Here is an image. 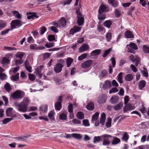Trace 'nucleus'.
I'll return each mask as SVG.
<instances>
[{
	"mask_svg": "<svg viewBox=\"0 0 149 149\" xmlns=\"http://www.w3.org/2000/svg\"><path fill=\"white\" fill-rule=\"evenodd\" d=\"M23 22L20 20L16 19L13 20L10 23L11 30L20 27Z\"/></svg>",
	"mask_w": 149,
	"mask_h": 149,
	"instance_id": "obj_1",
	"label": "nucleus"
},
{
	"mask_svg": "<svg viewBox=\"0 0 149 149\" xmlns=\"http://www.w3.org/2000/svg\"><path fill=\"white\" fill-rule=\"evenodd\" d=\"M11 97L12 99H17L24 97V95L22 92L17 90L14 92L11 95Z\"/></svg>",
	"mask_w": 149,
	"mask_h": 149,
	"instance_id": "obj_2",
	"label": "nucleus"
},
{
	"mask_svg": "<svg viewBox=\"0 0 149 149\" xmlns=\"http://www.w3.org/2000/svg\"><path fill=\"white\" fill-rule=\"evenodd\" d=\"M15 106L18 107V110L21 112H25L28 110V106L27 105L21 103L20 104H18L16 103Z\"/></svg>",
	"mask_w": 149,
	"mask_h": 149,
	"instance_id": "obj_3",
	"label": "nucleus"
},
{
	"mask_svg": "<svg viewBox=\"0 0 149 149\" xmlns=\"http://www.w3.org/2000/svg\"><path fill=\"white\" fill-rule=\"evenodd\" d=\"M77 15V22L79 26L83 25L84 22V18L83 15L81 12H79L78 11L76 12Z\"/></svg>",
	"mask_w": 149,
	"mask_h": 149,
	"instance_id": "obj_4",
	"label": "nucleus"
},
{
	"mask_svg": "<svg viewBox=\"0 0 149 149\" xmlns=\"http://www.w3.org/2000/svg\"><path fill=\"white\" fill-rule=\"evenodd\" d=\"M93 62V60L91 59L87 60L81 64V67L83 69L89 68L92 65Z\"/></svg>",
	"mask_w": 149,
	"mask_h": 149,
	"instance_id": "obj_5",
	"label": "nucleus"
},
{
	"mask_svg": "<svg viewBox=\"0 0 149 149\" xmlns=\"http://www.w3.org/2000/svg\"><path fill=\"white\" fill-rule=\"evenodd\" d=\"M62 96H59L57 99V101L55 104V109L56 110H60L62 108L61 103L62 101Z\"/></svg>",
	"mask_w": 149,
	"mask_h": 149,
	"instance_id": "obj_6",
	"label": "nucleus"
},
{
	"mask_svg": "<svg viewBox=\"0 0 149 149\" xmlns=\"http://www.w3.org/2000/svg\"><path fill=\"white\" fill-rule=\"evenodd\" d=\"M129 58L132 62L135 63V65L136 66L138 65L140 61V59L138 56L131 55L130 56Z\"/></svg>",
	"mask_w": 149,
	"mask_h": 149,
	"instance_id": "obj_7",
	"label": "nucleus"
},
{
	"mask_svg": "<svg viewBox=\"0 0 149 149\" xmlns=\"http://www.w3.org/2000/svg\"><path fill=\"white\" fill-rule=\"evenodd\" d=\"M63 65L62 64L57 63L56 64L54 67V70L56 73H59L62 70Z\"/></svg>",
	"mask_w": 149,
	"mask_h": 149,
	"instance_id": "obj_8",
	"label": "nucleus"
},
{
	"mask_svg": "<svg viewBox=\"0 0 149 149\" xmlns=\"http://www.w3.org/2000/svg\"><path fill=\"white\" fill-rule=\"evenodd\" d=\"M109 9L108 6L104 4H102L99 8L98 12H105L109 11Z\"/></svg>",
	"mask_w": 149,
	"mask_h": 149,
	"instance_id": "obj_9",
	"label": "nucleus"
},
{
	"mask_svg": "<svg viewBox=\"0 0 149 149\" xmlns=\"http://www.w3.org/2000/svg\"><path fill=\"white\" fill-rule=\"evenodd\" d=\"M27 19H34L35 18H37L39 17L37 14L36 13L27 12Z\"/></svg>",
	"mask_w": 149,
	"mask_h": 149,
	"instance_id": "obj_10",
	"label": "nucleus"
},
{
	"mask_svg": "<svg viewBox=\"0 0 149 149\" xmlns=\"http://www.w3.org/2000/svg\"><path fill=\"white\" fill-rule=\"evenodd\" d=\"M119 98L116 95H114L112 97L110 100V102L112 104H115L119 102Z\"/></svg>",
	"mask_w": 149,
	"mask_h": 149,
	"instance_id": "obj_11",
	"label": "nucleus"
},
{
	"mask_svg": "<svg viewBox=\"0 0 149 149\" xmlns=\"http://www.w3.org/2000/svg\"><path fill=\"white\" fill-rule=\"evenodd\" d=\"M135 107L130 104H128L125 105L123 108L124 112H126L130 110L134 109Z\"/></svg>",
	"mask_w": 149,
	"mask_h": 149,
	"instance_id": "obj_12",
	"label": "nucleus"
},
{
	"mask_svg": "<svg viewBox=\"0 0 149 149\" xmlns=\"http://www.w3.org/2000/svg\"><path fill=\"white\" fill-rule=\"evenodd\" d=\"M108 3L114 8L117 7L118 5V1L116 0H107Z\"/></svg>",
	"mask_w": 149,
	"mask_h": 149,
	"instance_id": "obj_13",
	"label": "nucleus"
},
{
	"mask_svg": "<svg viewBox=\"0 0 149 149\" xmlns=\"http://www.w3.org/2000/svg\"><path fill=\"white\" fill-rule=\"evenodd\" d=\"M89 48V46L86 44H84L79 49V51L80 53L86 51Z\"/></svg>",
	"mask_w": 149,
	"mask_h": 149,
	"instance_id": "obj_14",
	"label": "nucleus"
},
{
	"mask_svg": "<svg viewBox=\"0 0 149 149\" xmlns=\"http://www.w3.org/2000/svg\"><path fill=\"white\" fill-rule=\"evenodd\" d=\"M124 35L126 38H134V35L131 31L129 30L126 31L124 33Z\"/></svg>",
	"mask_w": 149,
	"mask_h": 149,
	"instance_id": "obj_15",
	"label": "nucleus"
},
{
	"mask_svg": "<svg viewBox=\"0 0 149 149\" xmlns=\"http://www.w3.org/2000/svg\"><path fill=\"white\" fill-rule=\"evenodd\" d=\"M98 13L97 15V17L98 19L100 21H102L104 19L106 18V16L105 14L103 13L98 12Z\"/></svg>",
	"mask_w": 149,
	"mask_h": 149,
	"instance_id": "obj_16",
	"label": "nucleus"
},
{
	"mask_svg": "<svg viewBox=\"0 0 149 149\" xmlns=\"http://www.w3.org/2000/svg\"><path fill=\"white\" fill-rule=\"evenodd\" d=\"M111 86V81L109 80L105 81L104 84H103L102 87L104 89H107L110 88Z\"/></svg>",
	"mask_w": 149,
	"mask_h": 149,
	"instance_id": "obj_17",
	"label": "nucleus"
},
{
	"mask_svg": "<svg viewBox=\"0 0 149 149\" xmlns=\"http://www.w3.org/2000/svg\"><path fill=\"white\" fill-rule=\"evenodd\" d=\"M58 22L59 27L61 26L63 27L65 26L66 23V19L62 17L61 18Z\"/></svg>",
	"mask_w": 149,
	"mask_h": 149,
	"instance_id": "obj_18",
	"label": "nucleus"
},
{
	"mask_svg": "<svg viewBox=\"0 0 149 149\" xmlns=\"http://www.w3.org/2000/svg\"><path fill=\"white\" fill-rule=\"evenodd\" d=\"M41 67V66H40L35 70V72L36 76L40 78H41L42 76V74L41 73L42 69Z\"/></svg>",
	"mask_w": 149,
	"mask_h": 149,
	"instance_id": "obj_19",
	"label": "nucleus"
},
{
	"mask_svg": "<svg viewBox=\"0 0 149 149\" xmlns=\"http://www.w3.org/2000/svg\"><path fill=\"white\" fill-rule=\"evenodd\" d=\"M106 120V115L105 113H103L101 115L100 119V123L102 125H104Z\"/></svg>",
	"mask_w": 149,
	"mask_h": 149,
	"instance_id": "obj_20",
	"label": "nucleus"
},
{
	"mask_svg": "<svg viewBox=\"0 0 149 149\" xmlns=\"http://www.w3.org/2000/svg\"><path fill=\"white\" fill-rule=\"evenodd\" d=\"M123 105L122 102H120L118 104L115 105L113 107V108L116 111L120 110L122 108Z\"/></svg>",
	"mask_w": 149,
	"mask_h": 149,
	"instance_id": "obj_21",
	"label": "nucleus"
},
{
	"mask_svg": "<svg viewBox=\"0 0 149 149\" xmlns=\"http://www.w3.org/2000/svg\"><path fill=\"white\" fill-rule=\"evenodd\" d=\"M86 108L87 110L93 111L94 108V104L93 102L89 103L86 106Z\"/></svg>",
	"mask_w": 149,
	"mask_h": 149,
	"instance_id": "obj_22",
	"label": "nucleus"
},
{
	"mask_svg": "<svg viewBox=\"0 0 149 149\" xmlns=\"http://www.w3.org/2000/svg\"><path fill=\"white\" fill-rule=\"evenodd\" d=\"M146 85V82L144 80L140 81L138 82V86L140 90H141Z\"/></svg>",
	"mask_w": 149,
	"mask_h": 149,
	"instance_id": "obj_23",
	"label": "nucleus"
},
{
	"mask_svg": "<svg viewBox=\"0 0 149 149\" xmlns=\"http://www.w3.org/2000/svg\"><path fill=\"white\" fill-rule=\"evenodd\" d=\"M112 138H113V139L111 142L112 145H116L120 142V139L117 137L113 136Z\"/></svg>",
	"mask_w": 149,
	"mask_h": 149,
	"instance_id": "obj_24",
	"label": "nucleus"
},
{
	"mask_svg": "<svg viewBox=\"0 0 149 149\" xmlns=\"http://www.w3.org/2000/svg\"><path fill=\"white\" fill-rule=\"evenodd\" d=\"M14 16L17 18L18 19H22V15L17 11H13L12 13Z\"/></svg>",
	"mask_w": 149,
	"mask_h": 149,
	"instance_id": "obj_25",
	"label": "nucleus"
},
{
	"mask_svg": "<svg viewBox=\"0 0 149 149\" xmlns=\"http://www.w3.org/2000/svg\"><path fill=\"white\" fill-rule=\"evenodd\" d=\"M25 55V53L24 52H18L15 54L16 57L19 59H22V58Z\"/></svg>",
	"mask_w": 149,
	"mask_h": 149,
	"instance_id": "obj_26",
	"label": "nucleus"
},
{
	"mask_svg": "<svg viewBox=\"0 0 149 149\" xmlns=\"http://www.w3.org/2000/svg\"><path fill=\"white\" fill-rule=\"evenodd\" d=\"M73 59L70 57H68L67 58L66 60L67 67H69L71 65V64L73 62Z\"/></svg>",
	"mask_w": 149,
	"mask_h": 149,
	"instance_id": "obj_27",
	"label": "nucleus"
},
{
	"mask_svg": "<svg viewBox=\"0 0 149 149\" xmlns=\"http://www.w3.org/2000/svg\"><path fill=\"white\" fill-rule=\"evenodd\" d=\"M112 24V22L110 20H107L105 21L104 23L103 24L105 26L108 28H109Z\"/></svg>",
	"mask_w": 149,
	"mask_h": 149,
	"instance_id": "obj_28",
	"label": "nucleus"
},
{
	"mask_svg": "<svg viewBox=\"0 0 149 149\" xmlns=\"http://www.w3.org/2000/svg\"><path fill=\"white\" fill-rule=\"evenodd\" d=\"M72 137L78 140H80L82 138V136L80 134L73 133L72 134Z\"/></svg>",
	"mask_w": 149,
	"mask_h": 149,
	"instance_id": "obj_29",
	"label": "nucleus"
},
{
	"mask_svg": "<svg viewBox=\"0 0 149 149\" xmlns=\"http://www.w3.org/2000/svg\"><path fill=\"white\" fill-rule=\"evenodd\" d=\"M55 114V112L54 111H52L49 113L48 117L51 120H55L54 115Z\"/></svg>",
	"mask_w": 149,
	"mask_h": 149,
	"instance_id": "obj_30",
	"label": "nucleus"
},
{
	"mask_svg": "<svg viewBox=\"0 0 149 149\" xmlns=\"http://www.w3.org/2000/svg\"><path fill=\"white\" fill-rule=\"evenodd\" d=\"M133 79V76L131 74H128L125 77V79L127 81H130Z\"/></svg>",
	"mask_w": 149,
	"mask_h": 149,
	"instance_id": "obj_31",
	"label": "nucleus"
},
{
	"mask_svg": "<svg viewBox=\"0 0 149 149\" xmlns=\"http://www.w3.org/2000/svg\"><path fill=\"white\" fill-rule=\"evenodd\" d=\"M4 87L6 91L8 92H10L12 90V88L8 83H6Z\"/></svg>",
	"mask_w": 149,
	"mask_h": 149,
	"instance_id": "obj_32",
	"label": "nucleus"
},
{
	"mask_svg": "<svg viewBox=\"0 0 149 149\" xmlns=\"http://www.w3.org/2000/svg\"><path fill=\"white\" fill-rule=\"evenodd\" d=\"M77 118L79 119H82L84 118V115L81 111H79L77 112Z\"/></svg>",
	"mask_w": 149,
	"mask_h": 149,
	"instance_id": "obj_33",
	"label": "nucleus"
},
{
	"mask_svg": "<svg viewBox=\"0 0 149 149\" xmlns=\"http://www.w3.org/2000/svg\"><path fill=\"white\" fill-rule=\"evenodd\" d=\"M10 60L6 57H3L1 60V63L4 65L7 64L9 63Z\"/></svg>",
	"mask_w": 149,
	"mask_h": 149,
	"instance_id": "obj_34",
	"label": "nucleus"
},
{
	"mask_svg": "<svg viewBox=\"0 0 149 149\" xmlns=\"http://www.w3.org/2000/svg\"><path fill=\"white\" fill-rule=\"evenodd\" d=\"M123 73L122 72H120L118 74V82L120 84L123 83Z\"/></svg>",
	"mask_w": 149,
	"mask_h": 149,
	"instance_id": "obj_35",
	"label": "nucleus"
},
{
	"mask_svg": "<svg viewBox=\"0 0 149 149\" xmlns=\"http://www.w3.org/2000/svg\"><path fill=\"white\" fill-rule=\"evenodd\" d=\"M101 136H95L93 138V143H98L102 140L101 139Z\"/></svg>",
	"mask_w": 149,
	"mask_h": 149,
	"instance_id": "obj_36",
	"label": "nucleus"
},
{
	"mask_svg": "<svg viewBox=\"0 0 149 149\" xmlns=\"http://www.w3.org/2000/svg\"><path fill=\"white\" fill-rule=\"evenodd\" d=\"M13 108H9L7 109L6 111V114L7 117L10 116L12 114Z\"/></svg>",
	"mask_w": 149,
	"mask_h": 149,
	"instance_id": "obj_37",
	"label": "nucleus"
},
{
	"mask_svg": "<svg viewBox=\"0 0 149 149\" xmlns=\"http://www.w3.org/2000/svg\"><path fill=\"white\" fill-rule=\"evenodd\" d=\"M88 55L87 53H84L79 56L78 57V60L79 61H81L86 58Z\"/></svg>",
	"mask_w": 149,
	"mask_h": 149,
	"instance_id": "obj_38",
	"label": "nucleus"
},
{
	"mask_svg": "<svg viewBox=\"0 0 149 149\" xmlns=\"http://www.w3.org/2000/svg\"><path fill=\"white\" fill-rule=\"evenodd\" d=\"M129 138V136L127 132H125L123 134L122 139L126 142L128 140Z\"/></svg>",
	"mask_w": 149,
	"mask_h": 149,
	"instance_id": "obj_39",
	"label": "nucleus"
},
{
	"mask_svg": "<svg viewBox=\"0 0 149 149\" xmlns=\"http://www.w3.org/2000/svg\"><path fill=\"white\" fill-rule=\"evenodd\" d=\"M99 114V113L97 112L93 115L92 118V120L94 121L96 120L98 118Z\"/></svg>",
	"mask_w": 149,
	"mask_h": 149,
	"instance_id": "obj_40",
	"label": "nucleus"
},
{
	"mask_svg": "<svg viewBox=\"0 0 149 149\" xmlns=\"http://www.w3.org/2000/svg\"><path fill=\"white\" fill-rule=\"evenodd\" d=\"M100 49H95L93 50L91 52L92 55H98L100 53Z\"/></svg>",
	"mask_w": 149,
	"mask_h": 149,
	"instance_id": "obj_41",
	"label": "nucleus"
},
{
	"mask_svg": "<svg viewBox=\"0 0 149 149\" xmlns=\"http://www.w3.org/2000/svg\"><path fill=\"white\" fill-rule=\"evenodd\" d=\"M101 137L103 138L104 139H106L107 141H110L109 140V138L112 137L113 136L109 134H104L101 135Z\"/></svg>",
	"mask_w": 149,
	"mask_h": 149,
	"instance_id": "obj_42",
	"label": "nucleus"
},
{
	"mask_svg": "<svg viewBox=\"0 0 149 149\" xmlns=\"http://www.w3.org/2000/svg\"><path fill=\"white\" fill-rule=\"evenodd\" d=\"M13 118H5L3 120V123L4 124H6L13 120Z\"/></svg>",
	"mask_w": 149,
	"mask_h": 149,
	"instance_id": "obj_43",
	"label": "nucleus"
},
{
	"mask_svg": "<svg viewBox=\"0 0 149 149\" xmlns=\"http://www.w3.org/2000/svg\"><path fill=\"white\" fill-rule=\"evenodd\" d=\"M59 118L61 120H65L66 119L67 116L66 114L63 113H62L60 114Z\"/></svg>",
	"mask_w": 149,
	"mask_h": 149,
	"instance_id": "obj_44",
	"label": "nucleus"
},
{
	"mask_svg": "<svg viewBox=\"0 0 149 149\" xmlns=\"http://www.w3.org/2000/svg\"><path fill=\"white\" fill-rule=\"evenodd\" d=\"M129 45L132 49L134 50H137L138 49V47L137 45L134 43L131 42L130 43Z\"/></svg>",
	"mask_w": 149,
	"mask_h": 149,
	"instance_id": "obj_45",
	"label": "nucleus"
},
{
	"mask_svg": "<svg viewBox=\"0 0 149 149\" xmlns=\"http://www.w3.org/2000/svg\"><path fill=\"white\" fill-rule=\"evenodd\" d=\"M143 50L144 53H149V47L146 45L143 46Z\"/></svg>",
	"mask_w": 149,
	"mask_h": 149,
	"instance_id": "obj_46",
	"label": "nucleus"
},
{
	"mask_svg": "<svg viewBox=\"0 0 149 149\" xmlns=\"http://www.w3.org/2000/svg\"><path fill=\"white\" fill-rule=\"evenodd\" d=\"M111 143V142L110 141H107L106 139H104L103 142L102 143V145L103 146H108Z\"/></svg>",
	"mask_w": 149,
	"mask_h": 149,
	"instance_id": "obj_47",
	"label": "nucleus"
},
{
	"mask_svg": "<svg viewBox=\"0 0 149 149\" xmlns=\"http://www.w3.org/2000/svg\"><path fill=\"white\" fill-rule=\"evenodd\" d=\"M11 79L14 81H17L19 79V73H17L15 75L12 76Z\"/></svg>",
	"mask_w": 149,
	"mask_h": 149,
	"instance_id": "obj_48",
	"label": "nucleus"
},
{
	"mask_svg": "<svg viewBox=\"0 0 149 149\" xmlns=\"http://www.w3.org/2000/svg\"><path fill=\"white\" fill-rule=\"evenodd\" d=\"M111 118H108V121L106 123V125L107 128L110 127L111 126Z\"/></svg>",
	"mask_w": 149,
	"mask_h": 149,
	"instance_id": "obj_49",
	"label": "nucleus"
},
{
	"mask_svg": "<svg viewBox=\"0 0 149 149\" xmlns=\"http://www.w3.org/2000/svg\"><path fill=\"white\" fill-rule=\"evenodd\" d=\"M106 38L107 41H110L111 38V34L110 33L108 32L107 33Z\"/></svg>",
	"mask_w": 149,
	"mask_h": 149,
	"instance_id": "obj_50",
	"label": "nucleus"
},
{
	"mask_svg": "<svg viewBox=\"0 0 149 149\" xmlns=\"http://www.w3.org/2000/svg\"><path fill=\"white\" fill-rule=\"evenodd\" d=\"M29 79L31 81L34 80L36 79V76L35 75L29 73L28 74Z\"/></svg>",
	"mask_w": 149,
	"mask_h": 149,
	"instance_id": "obj_51",
	"label": "nucleus"
},
{
	"mask_svg": "<svg viewBox=\"0 0 149 149\" xmlns=\"http://www.w3.org/2000/svg\"><path fill=\"white\" fill-rule=\"evenodd\" d=\"M24 61L21 59H16L15 61V64L16 65H21L23 63Z\"/></svg>",
	"mask_w": 149,
	"mask_h": 149,
	"instance_id": "obj_52",
	"label": "nucleus"
},
{
	"mask_svg": "<svg viewBox=\"0 0 149 149\" xmlns=\"http://www.w3.org/2000/svg\"><path fill=\"white\" fill-rule=\"evenodd\" d=\"M29 99L26 97H25L23 100L21 102L22 103L24 104L27 105L28 106L29 105Z\"/></svg>",
	"mask_w": 149,
	"mask_h": 149,
	"instance_id": "obj_53",
	"label": "nucleus"
},
{
	"mask_svg": "<svg viewBox=\"0 0 149 149\" xmlns=\"http://www.w3.org/2000/svg\"><path fill=\"white\" fill-rule=\"evenodd\" d=\"M111 50V48H110L107 50H105L104 51V53L103 54V57H104V58L106 57L109 54V53H110Z\"/></svg>",
	"mask_w": 149,
	"mask_h": 149,
	"instance_id": "obj_54",
	"label": "nucleus"
},
{
	"mask_svg": "<svg viewBox=\"0 0 149 149\" xmlns=\"http://www.w3.org/2000/svg\"><path fill=\"white\" fill-rule=\"evenodd\" d=\"M48 39L49 41H52L55 39V36L52 35H49Z\"/></svg>",
	"mask_w": 149,
	"mask_h": 149,
	"instance_id": "obj_55",
	"label": "nucleus"
},
{
	"mask_svg": "<svg viewBox=\"0 0 149 149\" xmlns=\"http://www.w3.org/2000/svg\"><path fill=\"white\" fill-rule=\"evenodd\" d=\"M118 91V90L116 87L112 88L109 91V93L110 94H111L113 93H115L117 92Z\"/></svg>",
	"mask_w": 149,
	"mask_h": 149,
	"instance_id": "obj_56",
	"label": "nucleus"
},
{
	"mask_svg": "<svg viewBox=\"0 0 149 149\" xmlns=\"http://www.w3.org/2000/svg\"><path fill=\"white\" fill-rule=\"evenodd\" d=\"M54 42L47 43L45 45V46L47 48L51 47L54 46Z\"/></svg>",
	"mask_w": 149,
	"mask_h": 149,
	"instance_id": "obj_57",
	"label": "nucleus"
},
{
	"mask_svg": "<svg viewBox=\"0 0 149 149\" xmlns=\"http://www.w3.org/2000/svg\"><path fill=\"white\" fill-rule=\"evenodd\" d=\"M115 16L117 17H119L120 15V11L118 9H115Z\"/></svg>",
	"mask_w": 149,
	"mask_h": 149,
	"instance_id": "obj_58",
	"label": "nucleus"
},
{
	"mask_svg": "<svg viewBox=\"0 0 149 149\" xmlns=\"http://www.w3.org/2000/svg\"><path fill=\"white\" fill-rule=\"evenodd\" d=\"M30 47L31 49L38 50V47H37V45L35 44H31L30 46Z\"/></svg>",
	"mask_w": 149,
	"mask_h": 149,
	"instance_id": "obj_59",
	"label": "nucleus"
},
{
	"mask_svg": "<svg viewBox=\"0 0 149 149\" xmlns=\"http://www.w3.org/2000/svg\"><path fill=\"white\" fill-rule=\"evenodd\" d=\"M46 30L47 29L44 26H42L41 28L40 34L41 35L43 34Z\"/></svg>",
	"mask_w": 149,
	"mask_h": 149,
	"instance_id": "obj_60",
	"label": "nucleus"
},
{
	"mask_svg": "<svg viewBox=\"0 0 149 149\" xmlns=\"http://www.w3.org/2000/svg\"><path fill=\"white\" fill-rule=\"evenodd\" d=\"M73 106L72 104H70L68 106V110L69 112H73Z\"/></svg>",
	"mask_w": 149,
	"mask_h": 149,
	"instance_id": "obj_61",
	"label": "nucleus"
},
{
	"mask_svg": "<svg viewBox=\"0 0 149 149\" xmlns=\"http://www.w3.org/2000/svg\"><path fill=\"white\" fill-rule=\"evenodd\" d=\"M30 135H28L27 136H23L20 137V140L22 141H26L27 140L26 138H27L31 136Z\"/></svg>",
	"mask_w": 149,
	"mask_h": 149,
	"instance_id": "obj_62",
	"label": "nucleus"
},
{
	"mask_svg": "<svg viewBox=\"0 0 149 149\" xmlns=\"http://www.w3.org/2000/svg\"><path fill=\"white\" fill-rule=\"evenodd\" d=\"M83 123L84 125L85 126H88L89 125L88 121L86 120H84L83 121Z\"/></svg>",
	"mask_w": 149,
	"mask_h": 149,
	"instance_id": "obj_63",
	"label": "nucleus"
},
{
	"mask_svg": "<svg viewBox=\"0 0 149 149\" xmlns=\"http://www.w3.org/2000/svg\"><path fill=\"white\" fill-rule=\"evenodd\" d=\"M50 28L51 30L55 33H57L58 31L56 26H52L50 27Z\"/></svg>",
	"mask_w": 149,
	"mask_h": 149,
	"instance_id": "obj_64",
	"label": "nucleus"
}]
</instances>
